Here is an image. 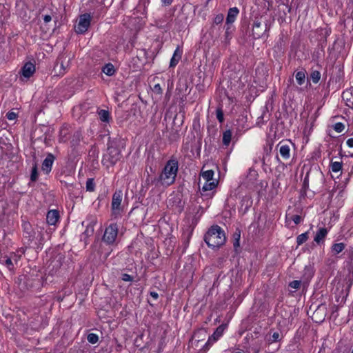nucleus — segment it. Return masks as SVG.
<instances>
[{
  "label": "nucleus",
  "instance_id": "dca6fc26",
  "mask_svg": "<svg viewBox=\"0 0 353 353\" xmlns=\"http://www.w3.org/2000/svg\"><path fill=\"white\" fill-rule=\"evenodd\" d=\"M197 223V220L192 219V223L190 224L189 220L186 221V228H183V236L188 241L191 238L192 232L195 225Z\"/></svg>",
  "mask_w": 353,
  "mask_h": 353
},
{
  "label": "nucleus",
  "instance_id": "f257e3e1",
  "mask_svg": "<svg viewBox=\"0 0 353 353\" xmlns=\"http://www.w3.org/2000/svg\"><path fill=\"white\" fill-rule=\"evenodd\" d=\"M23 245L26 248L41 250L43 248L44 238V228L39 225L33 227L28 221H22L21 224Z\"/></svg>",
  "mask_w": 353,
  "mask_h": 353
},
{
  "label": "nucleus",
  "instance_id": "e433bc0d",
  "mask_svg": "<svg viewBox=\"0 0 353 353\" xmlns=\"http://www.w3.org/2000/svg\"><path fill=\"white\" fill-rule=\"evenodd\" d=\"M37 176H38L37 167L36 165H34L32 167V172H31V175H30L31 181H35L37 180Z\"/></svg>",
  "mask_w": 353,
  "mask_h": 353
},
{
  "label": "nucleus",
  "instance_id": "473e14b6",
  "mask_svg": "<svg viewBox=\"0 0 353 353\" xmlns=\"http://www.w3.org/2000/svg\"><path fill=\"white\" fill-rule=\"evenodd\" d=\"M88 341L91 344H95L99 341V336L94 333H90L87 336Z\"/></svg>",
  "mask_w": 353,
  "mask_h": 353
},
{
  "label": "nucleus",
  "instance_id": "20e7f679",
  "mask_svg": "<svg viewBox=\"0 0 353 353\" xmlns=\"http://www.w3.org/2000/svg\"><path fill=\"white\" fill-rule=\"evenodd\" d=\"M122 157L120 149L113 145L112 143H108L105 153L103 155L102 163L107 168L114 165Z\"/></svg>",
  "mask_w": 353,
  "mask_h": 353
},
{
  "label": "nucleus",
  "instance_id": "cd10ccee",
  "mask_svg": "<svg viewBox=\"0 0 353 353\" xmlns=\"http://www.w3.org/2000/svg\"><path fill=\"white\" fill-rule=\"evenodd\" d=\"M232 131L230 130H225L223 134V144L225 146H228L232 139Z\"/></svg>",
  "mask_w": 353,
  "mask_h": 353
},
{
  "label": "nucleus",
  "instance_id": "f704fd0d",
  "mask_svg": "<svg viewBox=\"0 0 353 353\" xmlns=\"http://www.w3.org/2000/svg\"><path fill=\"white\" fill-rule=\"evenodd\" d=\"M330 168L333 172H338L341 170L342 165L341 163L337 161L332 162L330 165Z\"/></svg>",
  "mask_w": 353,
  "mask_h": 353
},
{
  "label": "nucleus",
  "instance_id": "c9c22d12",
  "mask_svg": "<svg viewBox=\"0 0 353 353\" xmlns=\"http://www.w3.org/2000/svg\"><path fill=\"white\" fill-rule=\"evenodd\" d=\"M216 119L221 123L224 121L223 112L221 108H217L216 111Z\"/></svg>",
  "mask_w": 353,
  "mask_h": 353
},
{
  "label": "nucleus",
  "instance_id": "a211bd4d",
  "mask_svg": "<svg viewBox=\"0 0 353 353\" xmlns=\"http://www.w3.org/2000/svg\"><path fill=\"white\" fill-rule=\"evenodd\" d=\"M96 223L97 221L94 219L87 224L86 228L81 235V238H83V239L85 240V239L93 234Z\"/></svg>",
  "mask_w": 353,
  "mask_h": 353
},
{
  "label": "nucleus",
  "instance_id": "c85d7f7f",
  "mask_svg": "<svg viewBox=\"0 0 353 353\" xmlns=\"http://www.w3.org/2000/svg\"><path fill=\"white\" fill-rule=\"evenodd\" d=\"M305 71H299L295 74V78L299 85H303L305 80Z\"/></svg>",
  "mask_w": 353,
  "mask_h": 353
},
{
  "label": "nucleus",
  "instance_id": "aec40b11",
  "mask_svg": "<svg viewBox=\"0 0 353 353\" xmlns=\"http://www.w3.org/2000/svg\"><path fill=\"white\" fill-rule=\"evenodd\" d=\"M352 90L351 88L346 89L342 93V99L345 102L347 106L353 108V101L352 100Z\"/></svg>",
  "mask_w": 353,
  "mask_h": 353
},
{
  "label": "nucleus",
  "instance_id": "6ab92c4d",
  "mask_svg": "<svg viewBox=\"0 0 353 353\" xmlns=\"http://www.w3.org/2000/svg\"><path fill=\"white\" fill-rule=\"evenodd\" d=\"M183 50L180 48V47H177L171 58L170 62V67H174L176 65V64L179 63L180 59H181Z\"/></svg>",
  "mask_w": 353,
  "mask_h": 353
},
{
  "label": "nucleus",
  "instance_id": "2f4dec72",
  "mask_svg": "<svg viewBox=\"0 0 353 353\" xmlns=\"http://www.w3.org/2000/svg\"><path fill=\"white\" fill-rule=\"evenodd\" d=\"M310 79L313 83H317L321 79V73L318 70H314L310 74Z\"/></svg>",
  "mask_w": 353,
  "mask_h": 353
},
{
  "label": "nucleus",
  "instance_id": "ddd939ff",
  "mask_svg": "<svg viewBox=\"0 0 353 353\" xmlns=\"http://www.w3.org/2000/svg\"><path fill=\"white\" fill-rule=\"evenodd\" d=\"M35 72V65L31 62H27L24 64L21 70V75L29 79Z\"/></svg>",
  "mask_w": 353,
  "mask_h": 353
},
{
  "label": "nucleus",
  "instance_id": "37998d69",
  "mask_svg": "<svg viewBox=\"0 0 353 353\" xmlns=\"http://www.w3.org/2000/svg\"><path fill=\"white\" fill-rule=\"evenodd\" d=\"M17 117V114L14 112L10 111L6 114V118L10 121H13Z\"/></svg>",
  "mask_w": 353,
  "mask_h": 353
},
{
  "label": "nucleus",
  "instance_id": "bf43d9fd",
  "mask_svg": "<svg viewBox=\"0 0 353 353\" xmlns=\"http://www.w3.org/2000/svg\"><path fill=\"white\" fill-rule=\"evenodd\" d=\"M349 352L350 353H353V350H351L350 349L349 350Z\"/></svg>",
  "mask_w": 353,
  "mask_h": 353
},
{
  "label": "nucleus",
  "instance_id": "58836bf2",
  "mask_svg": "<svg viewBox=\"0 0 353 353\" xmlns=\"http://www.w3.org/2000/svg\"><path fill=\"white\" fill-rule=\"evenodd\" d=\"M344 125L342 123H336L334 125V130L337 132H341L344 130Z\"/></svg>",
  "mask_w": 353,
  "mask_h": 353
},
{
  "label": "nucleus",
  "instance_id": "ea45409f",
  "mask_svg": "<svg viewBox=\"0 0 353 353\" xmlns=\"http://www.w3.org/2000/svg\"><path fill=\"white\" fill-rule=\"evenodd\" d=\"M224 16L223 14H217L214 19V23L215 24H220L223 21Z\"/></svg>",
  "mask_w": 353,
  "mask_h": 353
},
{
  "label": "nucleus",
  "instance_id": "4c0bfd02",
  "mask_svg": "<svg viewBox=\"0 0 353 353\" xmlns=\"http://www.w3.org/2000/svg\"><path fill=\"white\" fill-rule=\"evenodd\" d=\"M280 340V334L278 332H275L270 336L269 341L270 343H274Z\"/></svg>",
  "mask_w": 353,
  "mask_h": 353
},
{
  "label": "nucleus",
  "instance_id": "f8f14e48",
  "mask_svg": "<svg viewBox=\"0 0 353 353\" xmlns=\"http://www.w3.org/2000/svg\"><path fill=\"white\" fill-rule=\"evenodd\" d=\"M239 13V10L236 7H233L228 10L225 23L227 26L226 32L230 29V25L235 21Z\"/></svg>",
  "mask_w": 353,
  "mask_h": 353
},
{
  "label": "nucleus",
  "instance_id": "7c9ffc66",
  "mask_svg": "<svg viewBox=\"0 0 353 353\" xmlns=\"http://www.w3.org/2000/svg\"><path fill=\"white\" fill-rule=\"evenodd\" d=\"M307 239H308V232H307L299 234L296 237L297 245H300L303 244L307 240Z\"/></svg>",
  "mask_w": 353,
  "mask_h": 353
},
{
  "label": "nucleus",
  "instance_id": "72a5a7b5",
  "mask_svg": "<svg viewBox=\"0 0 353 353\" xmlns=\"http://www.w3.org/2000/svg\"><path fill=\"white\" fill-rule=\"evenodd\" d=\"M95 188V183L94 179L92 178L88 179L86 181V190L93 192Z\"/></svg>",
  "mask_w": 353,
  "mask_h": 353
},
{
  "label": "nucleus",
  "instance_id": "13d9d810",
  "mask_svg": "<svg viewBox=\"0 0 353 353\" xmlns=\"http://www.w3.org/2000/svg\"><path fill=\"white\" fill-rule=\"evenodd\" d=\"M306 181H307V176L304 179V183L305 184L306 183Z\"/></svg>",
  "mask_w": 353,
  "mask_h": 353
},
{
  "label": "nucleus",
  "instance_id": "c756f323",
  "mask_svg": "<svg viewBox=\"0 0 353 353\" xmlns=\"http://www.w3.org/2000/svg\"><path fill=\"white\" fill-rule=\"evenodd\" d=\"M201 175L203 177V179L205 181H212L214 179V171L212 170L203 171Z\"/></svg>",
  "mask_w": 353,
  "mask_h": 353
},
{
  "label": "nucleus",
  "instance_id": "6e6552de",
  "mask_svg": "<svg viewBox=\"0 0 353 353\" xmlns=\"http://www.w3.org/2000/svg\"><path fill=\"white\" fill-rule=\"evenodd\" d=\"M226 327V325H221L216 329L214 332L212 336L209 337L208 341L203 345V348L204 349V352H206L214 342L220 339V337L223 335Z\"/></svg>",
  "mask_w": 353,
  "mask_h": 353
},
{
  "label": "nucleus",
  "instance_id": "4d7b16f0",
  "mask_svg": "<svg viewBox=\"0 0 353 353\" xmlns=\"http://www.w3.org/2000/svg\"><path fill=\"white\" fill-rule=\"evenodd\" d=\"M63 131H64V130H61V131H60L61 136L62 135Z\"/></svg>",
  "mask_w": 353,
  "mask_h": 353
},
{
  "label": "nucleus",
  "instance_id": "7ed1b4c3",
  "mask_svg": "<svg viewBox=\"0 0 353 353\" xmlns=\"http://www.w3.org/2000/svg\"><path fill=\"white\" fill-rule=\"evenodd\" d=\"M204 241L208 247L219 248L225 243V234L220 226L213 225L205 234Z\"/></svg>",
  "mask_w": 353,
  "mask_h": 353
},
{
  "label": "nucleus",
  "instance_id": "864d4df0",
  "mask_svg": "<svg viewBox=\"0 0 353 353\" xmlns=\"http://www.w3.org/2000/svg\"><path fill=\"white\" fill-rule=\"evenodd\" d=\"M249 174H250L251 176H256V172H255L254 170H250Z\"/></svg>",
  "mask_w": 353,
  "mask_h": 353
},
{
  "label": "nucleus",
  "instance_id": "052dcab7",
  "mask_svg": "<svg viewBox=\"0 0 353 353\" xmlns=\"http://www.w3.org/2000/svg\"><path fill=\"white\" fill-rule=\"evenodd\" d=\"M61 141H65V140H64V139H63L62 138H61Z\"/></svg>",
  "mask_w": 353,
  "mask_h": 353
},
{
  "label": "nucleus",
  "instance_id": "423d86ee",
  "mask_svg": "<svg viewBox=\"0 0 353 353\" xmlns=\"http://www.w3.org/2000/svg\"><path fill=\"white\" fill-rule=\"evenodd\" d=\"M92 19V16L89 13H85L79 16V21L75 26V32L77 34L85 33L90 26Z\"/></svg>",
  "mask_w": 353,
  "mask_h": 353
},
{
  "label": "nucleus",
  "instance_id": "9b49d317",
  "mask_svg": "<svg viewBox=\"0 0 353 353\" xmlns=\"http://www.w3.org/2000/svg\"><path fill=\"white\" fill-rule=\"evenodd\" d=\"M55 157L52 153H48L42 163L41 169L43 172L48 174L52 170Z\"/></svg>",
  "mask_w": 353,
  "mask_h": 353
},
{
  "label": "nucleus",
  "instance_id": "bb28decb",
  "mask_svg": "<svg viewBox=\"0 0 353 353\" xmlns=\"http://www.w3.org/2000/svg\"><path fill=\"white\" fill-rule=\"evenodd\" d=\"M217 185V182H216L214 179L212 181H205V183L202 187V190L203 192L212 190Z\"/></svg>",
  "mask_w": 353,
  "mask_h": 353
},
{
  "label": "nucleus",
  "instance_id": "f3484780",
  "mask_svg": "<svg viewBox=\"0 0 353 353\" xmlns=\"http://www.w3.org/2000/svg\"><path fill=\"white\" fill-rule=\"evenodd\" d=\"M241 210L247 212L252 205V198L250 194L243 196L241 199Z\"/></svg>",
  "mask_w": 353,
  "mask_h": 353
},
{
  "label": "nucleus",
  "instance_id": "de8ad7c7",
  "mask_svg": "<svg viewBox=\"0 0 353 353\" xmlns=\"http://www.w3.org/2000/svg\"><path fill=\"white\" fill-rule=\"evenodd\" d=\"M174 0H161L163 6L167 7L170 6Z\"/></svg>",
  "mask_w": 353,
  "mask_h": 353
},
{
  "label": "nucleus",
  "instance_id": "5fc2aeb1",
  "mask_svg": "<svg viewBox=\"0 0 353 353\" xmlns=\"http://www.w3.org/2000/svg\"><path fill=\"white\" fill-rule=\"evenodd\" d=\"M241 190V186H239L236 191H238V192L240 193Z\"/></svg>",
  "mask_w": 353,
  "mask_h": 353
},
{
  "label": "nucleus",
  "instance_id": "3c124183",
  "mask_svg": "<svg viewBox=\"0 0 353 353\" xmlns=\"http://www.w3.org/2000/svg\"><path fill=\"white\" fill-rule=\"evenodd\" d=\"M347 144L350 147H353V138H350L347 141Z\"/></svg>",
  "mask_w": 353,
  "mask_h": 353
},
{
  "label": "nucleus",
  "instance_id": "b1692460",
  "mask_svg": "<svg viewBox=\"0 0 353 353\" xmlns=\"http://www.w3.org/2000/svg\"><path fill=\"white\" fill-rule=\"evenodd\" d=\"M97 113H98L99 119L102 122L109 123V121H110V120L111 119V117H110V114L108 110H99Z\"/></svg>",
  "mask_w": 353,
  "mask_h": 353
},
{
  "label": "nucleus",
  "instance_id": "6e6d98bb",
  "mask_svg": "<svg viewBox=\"0 0 353 353\" xmlns=\"http://www.w3.org/2000/svg\"><path fill=\"white\" fill-rule=\"evenodd\" d=\"M235 238H238V233H235V234H234V239H235Z\"/></svg>",
  "mask_w": 353,
  "mask_h": 353
},
{
  "label": "nucleus",
  "instance_id": "8fccbe9b",
  "mask_svg": "<svg viewBox=\"0 0 353 353\" xmlns=\"http://www.w3.org/2000/svg\"><path fill=\"white\" fill-rule=\"evenodd\" d=\"M52 20L51 16L46 14L43 17V21L45 23H48Z\"/></svg>",
  "mask_w": 353,
  "mask_h": 353
},
{
  "label": "nucleus",
  "instance_id": "a19ab883",
  "mask_svg": "<svg viewBox=\"0 0 353 353\" xmlns=\"http://www.w3.org/2000/svg\"><path fill=\"white\" fill-rule=\"evenodd\" d=\"M152 91L157 94H161L163 92V90L159 83H157L154 85Z\"/></svg>",
  "mask_w": 353,
  "mask_h": 353
},
{
  "label": "nucleus",
  "instance_id": "0eeeda50",
  "mask_svg": "<svg viewBox=\"0 0 353 353\" xmlns=\"http://www.w3.org/2000/svg\"><path fill=\"white\" fill-rule=\"evenodd\" d=\"M123 198V194L121 190L116 191L112 198L111 209L112 214L114 217H117L121 214L122 208L121 206Z\"/></svg>",
  "mask_w": 353,
  "mask_h": 353
},
{
  "label": "nucleus",
  "instance_id": "c03bdc74",
  "mask_svg": "<svg viewBox=\"0 0 353 353\" xmlns=\"http://www.w3.org/2000/svg\"><path fill=\"white\" fill-rule=\"evenodd\" d=\"M121 279L124 281H132L133 280V277L126 273H124L121 275Z\"/></svg>",
  "mask_w": 353,
  "mask_h": 353
},
{
  "label": "nucleus",
  "instance_id": "2eb2a0df",
  "mask_svg": "<svg viewBox=\"0 0 353 353\" xmlns=\"http://www.w3.org/2000/svg\"><path fill=\"white\" fill-rule=\"evenodd\" d=\"M59 220V213L57 210L48 211L46 215V222L48 225H55Z\"/></svg>",
  "mask_w": 353,
  "mask_h": 353
},
{
  "label": "nucleus",
  "instance_id": "9d476101",
  "mask_svg": "<svg viewBox=\"0 0 353 353\" xmlns=\"http://www.w3.org/2000/svg\"><path fill=\"white\" fill-rule=\"evenodd\" d=\"M290 145L291 143L281 141L276 146L279 149L280 155L284 160H288L290 157Z\"/></svg>",
  "mask_w": 353,
  "mask_h": 353
},
{
  "label": "nucleus",
  "instance_id": "79ce46f5",
  "mask_svg": "<svg viewBox=\"0 0 353 353\" xmlns=\"http://www.w3.org/2000/svg\"><path fill=\"white\" fill-rule=\"evenodd\" d=\"M301 285V281L298 280L292 281L290 283L289 286L294 289H299Z\"/></svg>",
  "mask_w": 353,
  "mask_h": 353
},
{
  "label": "nucleus",
  "instance_id": "4468645a",
  "mask_svg": "<svg viewBox=\"0 0 353 353\" xmlns=\"http://www.w3.org/2000/svg\"><path fill=\"white\" fill-rule=\"evenodd\" d=\"M206 336V332L204 330H200L195 332L190 341L192 347H198L200 341H203Z\"/></svg>",
  "mask_w": 353,
  "mask_h": 353
},
{
  "label": "nucleus",
  "instance_id": "1a4fd4ad",
  "mask_svg": "<svg viewBox=\"0 0 353 353\" xmlns=\"http://www.w3.org/2000/svg\"><path fill=\"white\" fill-rule=\"evenodd\" d=\"M269 30L268 24H262L259 20L254 21L252 26V35L254 39H259Z\"/></svg>",
  "mask_w": 353,
  "mask_h": 353
},
{
  "label": "nucleus",
  "instance_id": "5701e85b",
  "mask_svg": "<svg viewBox=\"0 0 353 353\" xmlns=\"http://www.w3.org/2000/svg\"><path fill=\"white\" fill-rule=\"evenodd\" d=\"M26 250V248H21L16 252H12L10 254V257L12 258V260L14 263H18L22 255L25 254Z\"/></svg>",
  "mask_w": 353,
  "mask_h": 353
},
{
  "label": "nucleus",
  "instance_id": "f03ea898",
  "mask_svg": "<svg viewBox=\"0 0 353 353\" xmlns=\"http://www.w3.org/2000/svg\"><path fill=\"white\" fill-rule=\"evenodd\" d=\"M178 161L174 159L169 160L159 176L154 180L157 183L163 186H169L174 183L178 172Z\"/></svg>",
  "mask_w": 353,
  "mask_h": 353
},
{
  "label": "nucleus",
  "instance_id": "a18cd8bd",
  "mask_svg": "<svg viewBox=\"0 0 353 353\" xmlns=\"http://www.w3.org/2000/svg\"><path fill=\"white\" fill-rule=\"evenodd\" d=\"M292 220L295 224H299L301 221V217L299 215H294L292 216Z\"/></svg>",
  "mask_w": 353,
  "mask_h": 353
},
{
  "label": "nucleus",
  "instance_id": "412c9836",
  "mask_svg": "<svg viewBox=\"0 0 353 353\" xmlns=\"http://www.w3.org/2000/svg\"><path fill=\"white\" fill-rule=\"evenodd\" d=\"M327 232L328 231L325 228H319L316 233V235L314 238V241L318 244L323 243L327 234Z\"/></svg>",
  "mask_w": 353,
  "mask_h": 353
},
{
  "label": "nucleus",
  "instance_id": "393cba45",
  "mask_svg": "<svg viewBox=\"0 0 353 353\" xmlns=\"http://www.w3.org/2000/svg\"><path fill=\"white\" fill-rule=\"evenodd\" d=\"M102 72L106 75L111 77L114 74L116 70L113 64L109 63L103 67Z\"/></svg>",
  "mask_w": 353,
  "mask_h": 353
},
{
  "label": "nucleus",
  "instance_id": "603ef678",
  "mask_svg": "<svg viewBox=\"0 0 353 353\" xmlns=\"http://www.w3.org/2000/svg\"><path fill=\"white\" fill-rule=\"evenodd\" d=\"M150 296H151L152 297H153L154 299H158V297H159V294H158V293H157V292H150Z\"/></svg>",
  "mask_w": 353,
  "mask_h": 353
},
{
  "label": "nucleus",
  "instance_id": "09e8293b",
  "mask_svg": "<svg viewBox=\"0 0 353 353\" xmlns=\"http://www.w3.org/2000/svg\"><path fill=\"white\" fill-rule=\"evenodd\" d=\"M239 240H240V232L238 233V238H235L234 241V247L238 248L239 246Z\"/></svg>",
  "mask_w": 353,
  "mask_h": 353
},
{
  "label": "nucleus",
  "instance_id": "39448f33",
  "mask_svg": "<svg viewBox=\"0 0 353 353\" xmlns=\"http://www.w3.org/2000/svg\"><path fill=\"white\" fill-rule=\"evenodd\" d=\"M118 225L117 223H111L105 228L102 241L107 245H113L117 239L118 235Z\"/></svg>",
  "mask_w": 353,
  "mask_h": 353
},
{
  "label": "nucleus",
  "instance_id": "4be33fe9",
  "mask_svg": "<svg viewBox=\"0 0 353 353\" xmlns=\"http://www.w3.org/2000/svg\"><path fill=\"white\" fill-rule=\"evenodd\" d=\"M69 61H68L66 63L64 62V61H61L60 64L59 65V62L57 63V65L54 67V70L57 71L59 70L58 75L63 76L65 72L68 71V67H69Z\"/></svg>",
  "mask_w": 353,
  "mask_h": 353
},
{
  "label": "nucleus",
  "instance_id": "49530a36",
  "mask_svg": "<svg viewBox=\"0 0 353 353\" xmlns=\"http://www.w3.org/2000/svg\"><path fill=\"white\" fill-rule=\"evenodd\" d=\"M6 265L9 268H11V267H13V261L12 260V258H10V256L8 257L6 259Z\"/></svg>",
  "mask_w": 353,
  "mask_h": 353
},
{
  "label": "nucleus",
  "instance_id": "a878e982",
  "mask_svg": "<svg viewBox=\"0 0 353 353\" xmlns=\"http://www.w3.org/2000/svg\"><path fill=\"white\" fill-rule=\"evenodd\" d=\"M345 248L343 243H338L332 245L331 251L334 255L341 253Z\"/></svg>",
  "mask_w": 353,
  "mask_h": 353
}]
</instances>
